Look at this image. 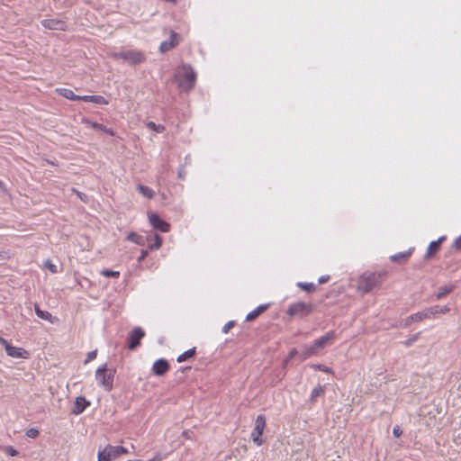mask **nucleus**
I'll use <instances>...</instances> for the list:
<instances>
[{
    "label": "nucleus",
    "mask_w": 461,
    "mask_h": 461,
    "mask_svg": "<svg viewBox=\"0 0 461 461\" xmlns=\"http://www.w3.org/2000/svg\"><path fill=\"white\" fill-rule=\"evenodd\" d=\"M147 127L151 131L161 133L165 131V127L162 124H156L154 122H149Z\"/></svg>",
    "instance_id": "7c9ffc66"
},
{
    "label": "nucleus",
    "mask_w": 461,
    "mask_h": 461,
    "mask_svg": "<svg viewBox=\"0 0 461 461\" xmlns=\"http://www.w3.org/2000/svg\"><path fill=\"white\" fill-rule=\"evenodd\" d=\"M269 307V304H261L258 306L256 309H254L252 312L248 313L246 316V321H252L255 319H257L261 313H263L267 308Z\"/></svg>",
    "instance_id": "a211bd4d"
},
{
    "label": "nucleus",
    "mask_w": 461,
    "mask_h": 461,
    "mask_svg": "<svg viewBox=\"0 0 461 461\" xmlns=\"http://www.w3.org/2000/svg\"><path fill=\"white\" fill-rule=\"evenodd\" d=\"M44 266L53 274L58 272L57 266L50 259L45 261Z\"/></svg>",
    "instance_id": "473e14b6"
},
{
    "label": "nucleus",
    "mask_w": 461,
    "mask_h": 461,
    "mask_svg": "<svg viewBox=\"0 0 461 461\" xmlns=\"http://www.w3.org/2000/svg\"><path fill=\"white\" fill-rule=\"evenodd\" d=\"M402 431L401 430L399 426H395L393 429V434L395 438H399L402 435Z\"/></svg>",
    "instance_id": "ea45409f"
},
{
    "label": "nucleus",
    "mask_w": 461,
    "mask_h": 461,
    "mask_svg": "<svg viewBox=\"0 0 461 461\" xmlns=\"http://www.w3.org/2000/svg\"><path fill=\"white\" fill-rule=\"evenodd\" d=\"M72 191H73L74 193H76V194H77V196H78L82 201H85V197H86V194H84L80 193L79 191H77L75 188H73V189H72Z\"/></svg>",
    "instance_id": "37998d69"
},
{
    "label": "nucleus",
    "mask_w": 461,
    "mask_h": 461,
    "mask_svg": "<svg viewBox=\"0 0 461 461\" xmlns=\"http://www.w3.org/2000/svg\"><path fill=\"white\" fill-rule=\"evenodd\" d=\"M194 354H195V348H193L188 349L187 351L184 352L183 354L179 355L176 358V361L178 363H182V362L185 361L186 359L193 357L194 356Z\"/></svg>",
    "instance_id": "a878e982"
},
{
    "label": "nucleus",
    "mask_w": 461,
    "mask_h": 461,
    "mask_svg": "<svg viewBox=\"0 0 461 461\" xmlns=\"http://www.w3.org/2000/svg\"><path fill=\"white\" fill-rule=\"evenodd\" d=\"M297 286H299L300 288H302L303 291H305L307 293H312L317 288V285L313 283L299 282V283H297Z\"/></svg>",
    "instance_id": "cd10ccee"
},
{
    "label": "nucleus",
    "mask_w": 461,
    "mask_h": 461,
    "mask_svg": "<svg viewBox=\"0 0 461 461\" xmlns=\"http://www.w3.org/2000/svg\"><path fill=\"white\" fill-rule=\"evenodd\" d=\"M417 338H418V334H416L413 338H411V339H410L409 340H407L406 345H407V346L411 345V344H412V342H413V341H415V340L417 339Z\"/></svg>",
    "instance_id": "a18cd8bd"
},
{
    "label": "nucleus",
    "mask_w": 461,
    "mask_h": 461,
    "mask_svg": "<svg viewBox=\"0 0 461 461\" xmlns=\"http://www.w3.org/2000/svg\"><path fill=\"white\" fill-rule=\"evenodd\" d=\"M296 353H297V351H296V349H295V348L292 349V350L290 351V353H289L288 357H287L286 361H288V360H290V359L294 358V356L296 355Z\"/></svg>",
    "instance_id": "c03bdc74"
},
{
    "label": "nucleus",
    "mask_w": 461,
    "mask_h": 461,
    "mask_svg": "<svg viewBox=\"0 0 461 461\" xmlns=\"http://www.w3.org/2000/svg\"><path fill=\"white\" fill-rule=\"evenodd\" d=\"M234 326V321H228L222 328V332L227 333Z\"/></svg>",
    "instance_id": "4c0bfd02"
},
{
    "label": "nucleus",
    "mask_w": 461,
    "mask_h": 461,
    "mask_svg": "<svg viewBox=\"0 0 461 461\" xmlns=\"http://www.w3.org/2000/svg\"><path fill=\"white\" fill-rule=\"evenodd\" d=\"M149 222L152 227L156 230H158L162 232H168L170 230V225L164 220H162L158 214L151 213L149 217Z\"/></svg>",
    "instance_id": "ddd939ff"
},
{
    "label": "nucleus",
    "mask_w": 461,
    "mask_h": 461,
    "mask_svg": "<svg viewBox=\"0 0 461 461\" xmlns=\"http://www.w3.org/2000/svg\"><path fill=\"white\" fill-rule=\"evenodd\" d=\"M180 35L173 31L170 32V37L168 41L161 42L159 50L163 53L169 51L180 42Z\"/></svg>",
    "instance_id": "f8f14e48"
},
{
    "label": "nucleus",
    "mask_w": 461,
    "mask_h": 461,
    "mask_svg": "<svg viewBox=\"0 0 461 461\" xmlns=\"http://www.w3.org/2000/svg\"><path fill=\"white\" fill-rule=\"evenodd\" d=\"M115 371L108 369L107 365L104 364L95 371V379L99 385L103 386L105 391H111L113 384V376Z\"/></svg>",
    "instance_id": "423d86ee"
},
{
    "label": "nucleus",
    "mask_w": 461,
    "mask_h": 461,
    "mask_svg": "<svg viewBox=\"0 0 461 461\" xmlns=\"http://www.w3.org/2000/svg\"><path fill=\"white\" fill-rule=\"evenodd\" d=\"M139 192L145 197L151 199L153 198L155 192L149 186L139 185H138Z\"/></svg>",
    "instance_id": "5701e85b"
},
{
    "label": "nucleus",
    "mask_w": 461,
    "mask_h": 461,
    "mask_svg": "<svg viewBox=\"0 0 461 461\" xmlns=\"http://www.w3.org/2000/svg\"><path fill=\"white\" fill-rule=\"evenodd\" d=\"M2 345L5 346V349L6 351V354L11 357L15 358H23L27 359L29 358V353L23 348L19 347H14L10 345L5 339H2Z\"/></svg>",
    "instance_id": "1a4fd4ad"
},
{
    "label": "nucleus",
    "mask_w": 461,
    "mask_h": 461,
    "mask_svg": "<svg viewBox=\"0 0 461 461\" xmlns=\"http://www.w3.org/2000/svg\"><path fill=\"white\" fill-rule=\"evenodd\" d=\"M454 247L457 249V250H461V235L456 239L455 242H454Z\"/></svg>",
    "instance_id": "a19ab883"
},
{
    "label": "nucleus",
    "mask_w": 461,
    "mask_h": 461,
    "mask_svg": "<svg viewBox=\"0 0 461 461\" xmlns=\"http://www.w3.org/2000/svg\"><path fill=\"white\" fill-rule=\"evenodd\" d=\"M161 460V457L159 456H154L152 459L149 460V461H160Z\"/></svg>",
    "instance_id": "de8ad7c7"
},
{
    "label": "nucleus",
    "mask_w": 461,
    "mask_h": 461,
    "mask_svg": "<svg viewBox=\"0 0 461 461\" xmlns=\"http://www.w3.org/2000/svg\"><path fill=\"white\" fill-rule=\"evenodd\" d=\"M387 276V271L382 270L378 272L366 271L364 272L357 281V290L367 294L374 288L382 285Z\"/></svg>",
    "instance_id": "f257e3e1"
},
{
    "label": "nucleus",
    "mask_w": 461,
    "mask_h": 461,
    "mask_svg": "<svg viewBox=\"0 0 461 461\" xmlns=\"http://www.w3.org/2000/svg\"><path fill=\"white\" fill-rule=\"evenodd\" d=\"M5 451L6 453L11 456H14L17 455V451L16 449H14L13 447L9 446V447H6L5 448Z\"/></svg>",
    "instance_id": "58836bf2"
},
{
    "label": "nucleus",
    "mask_w": 461,
    "mask_h": 461,
    "mask_svg": "<svg viewBox=\"0 0 461 461\" xmlns=\"http://www.w3.org/2000/svg\"><path fill=\"white\" fill-rule=\"evenodd\" d=\"M313 367L315 369H318L320 371H322L324 373H328V374H331L332 373V370L331 368L326 366H323V365H314Z\"/></svg>",
    "instance_id": "f704fd0d"
},
{
    "label": "nucleus",
    "mask_w": 461,
    "mask_h": 461,
    "mask_svg": "<svg viewBox=\"0 0 461 461\" xmlns=\"http://www.w3.org/2000/svg\"><path fill=\"white\" fill-rule=\"evenodd\" d=\"M127 240L136 243L138 245H144V237L137 234L136 232H130L127 236Z\"/></svg>",
    "instance_id": "393cba45"
},
{
    "label": "nucleus",
    "mask_w": 461,
    "mask_h": 461,
    "mask_svg": "<svg viewBox=\"0 0 461 461\" xmlns=\"http://www.w3.org/2000/svg\"><path fill=\"white\" fill-rule=\"evenodd\" d=\"M147 254H148V252L146 250H142L139 260L140 261L142 260L147 256Z\"/></svg>",
    "instance_id": "49530a36"
},
{
    "label": "nucleus",
    "mask_w": 461,
    "mask_h": 461,
    "mask_svg": "<svg viewBox=\"0 0 461 461\" xmlns=\"http://www.w3.org/2000/svg\"><path fill=\"white\" fill-rule=\"evenodd\" d=\"M118 457L114 446L107 445L103 449L99 448L97 461H112Z\"/></svg>",
    "instance_id": "9b49d317"
},
{
    "label": "nucleus",
    "mask_w": 461,
    "mask_h": 461,
    "mask_svg": "<svg viewBox=\"0 0 461 461\" xmlns=\"http://www.w3.org/2000/svg\"><path fill=\"white\" fill-rule=\"evenodd\" d=\"M114 448H115V450H116V452L118 454V456L128 453V450L124 447L114 446Z\"/></svg>",
    "instance_id": "e433bc0d"
},
{
    "label": "nucleus",
    "mask_w": 461,
    "mask_h": 461,
    "mask_svg": "<svg viewBox=\"0 0 461 461\" xmlns=\"http://www.w3.org/2000/svg\"><path fill=\"white\" fill-rule=\"evenodd\" d=\"M454 290V285H446L444 287H441L438 291V293L436 294V299L440 300L447 294H450Z\"/></svg>",
    "instance_id": "bb28decb"
},
{
    "label": "nucleus",
    "mask_w": 461,
    "mask_h": 461,
    "mask_svg": "<svg viewBox=\"0 0 461 461\" xmlns=\"http://www.w3.org/2000/svg\"><path fill=\"white\" fill-rule=\"evenodd\" d=\"M80 100L98 104H107L108 101L102 95H81Z\"/></svg>",
    "instance_id": "6ab92c4d"
},
{
    "label": "nucleus",
    "mask_w": 461,
    "mask_h": 461,
    "mask_svg": "<svg viewBox=\"0 0 461 461\" xmlns=\"http://www.w3.org/2000/svg\"><path fill=\"white\" fill-rule=\"evenodd\" d=\"M449 312H450V308L447 305H445V306L435 305L432 307H428L421 312H418L414 314L408 316L404 320L403 326L407 327V326L411 325V323H412V322H420L425 319H430L432 316H435L436 314H446V313H448Z\"/></svg>",
    "instance_id": "f03ea898"
},
{
    "label": "nucleus",
    "mask_w": 461,
    "mask_h": 461,
    "mask_svg": "<svg viewBox=\"0 0 461 461\" xmlns=\"http://www.w3.org/2000/svg\"><path fill=\"white\" fill-rule=\"evenodd\" d=\"M446 240V236L439 237L437 240L431 241L427 249V252L425 254V258H430L435 253H437L439 249L441 243Z\"/></svg>",
    "instance_id": "dca6fc26"
},
{
    "label": "nucleus",
    "mask_w": 461,
    "mask_h": 461,
    "mask_svg": "<svg viewBox=\"0 0 461 461\" xmlns=\"http://www.w3.org/2000/svg\"><path fill=\"white\" fill-rule=\"evenodd\" d=\"M329 280H330V276H328V275H327V276H321L319 278L318 282H319V284H325V283H327Z\"/></svg>",
    "instance_id": "79ce46f5"
},
{
    "label": "nucleus",
    "mask_w": 461,
    "mask_h": 461,
    "mask_svg": "<svg viewBox=\"0 0 461 461\" xmlns=\"http://www.w3.org/2000/svg\"><path fill=\"white\" fill-rule=\"evenodd\" d=\"M178 86L184 91L191 90L196 81V73L190 65H183L176 72Z\"/></svg>",
    "instance_id": "7ed1b4c3"
},
{
    "label": "nucleus",
    "mask_w": 461,
    "mask_h": 461,
    "mask_svg": "<svg viewBox=\"0 0 461 461\" xmlns=\"http://www.w3.org/2000/svg\"><path fill=\"white\" fill-rule=\"evenodd\" d=\"M314 305L303 302H295L291 303L287 310L286 314L290 317L304 318L312 313Z\"/></svg>",
    "instance_id": "0eeeda50"
},
{
    "label": "nucleus",
    "mask_w": 461,
    "mask_h": 461,
    "mask_svg": "<svg viewBox=\"0 0 461 461\" xmlns=\"http://www.w3.org/2000/svg\"><path fill=\"white\" fill-rule=\"evenodd\" d=\"M412 250L413 249H410L409 250L407 251H404V252H400V253H397V254H394V255H392L390 257V259L393 262H405L408 260V258L411 257V253H412Z\"/></svg>",
    "instance_id": "412c9836"
},
{
    "label": "nucleus",
    "mask_w": 461,
    "mask_h": 461,
    "mask_svg": "<svg viewBox=\"0 0 461 461\" xmlns=\"http://www.w3.org/2000/svg\"><path fill=\"white\" fill-rule=\"evenodd\" d=\"M180 178H183V174L181 172L178 173Z\"/></svg>",
    "instance_id": "09e8293b"
},
{
    "label": "nucleus",
    "mask_w": 461,
    "mask_h": 461,
    "mask_svg": "<svg viewBox=\"0 0 461 461\" xmlns=\"http://www.w3.org/2000/svg\"><path fill=\"white\" fill-rule=\"evenodd\" d=\"M113 59H122L130 66L140 64L146 60L145 54L137 50H123L111 54Z\"/></svg>",
    "instance_id": "39448f33"
},
{
    "label": "nucleus",
    "mask_w": 461,
    "mask_h": 461,
    "mask_svg": "<svg viewBox=\"0 0 461 461\" xmlns=\"http://www.w3.org/2000/svg\"><path fill=\"white\" fill-rule=\"evenodd\" d=\"M145 336V332L140 327L134 328L129 334V349L132 350L140 344V339Z\"/></svg>",
    "instance_id": "9d476101"
},
{
    "label": "nucleus",
    "mask_w": 461,
    "mask_h": 461,
    "mask_svg": "<svg viewBox=\"0 0 461 461\" xmlns=\"http://www.w3.org/2000/svg\"><path fill=\"white\" fill-rule=\"evenodd\" d=\"M169 370V364L164 358L156 360L152 366L154 375L158 376L164 375Z\"/></svg>",
    "instance_id": "4468645a"
},
{
    "label": "nucleus",
    "mask_w": 461,
    "mask_h": 461,
    "mask_svg": "<svg viewBox=\"0 0 461 461\" xmlns=\"http://www.w3.org/2000/svg\"><path fill=\"white\" fill-rule=\"evenodd\" d=\"M265 428L266 417L263 414L258 415L255 420L254 429L251 431V438L253 442L258 446H261L264 443V440L262 439L261 436L263 434Z\"/></svg>",
    "instance_id": "6e6552de"
},
{
    "label": "nucleus",
    "mask_w": 461,
    "mask_h": 461,
    "mask_svg": "<svg viewBox=\"0 0 461 461\" xmlns=\"http://www.w3.org/2000/svg\"><path fill=\"white\" fill-rule=\"evenodd\" d=\"M89 404V402H87L85 397L78 396L76 398L75 406L72 412L76 415H78L82 413Z\"/></svg>",
    "instance_id": "f3484780"
},
{
    "label": "nucleus",
    "mask_w": 461,
    "mask_h": 461,
    "mask_svg": "<svg viewBox=\"0 0 461 461\" xmlns=\"http://www.w3.org/2000/svg\"><path fill=\"white\" fill-rule=\"evenodd\" d=\"M60 95L68 100H80L81 95H77L70 89L62 88L59 90Z\"/></svg>",
    "instance_id": "b1692460"
},
{
    "label": "nucleus",
    "mask_w": 461,
    "mask_h": 461,
    "mask_svg": "<svg viewBox=\"0 0 461 461\" xmlns=\"http://www.w3.org/2000/svg\"><path fill=\"white\" fill-rule=\"evenodd\" d=\"M39 435V430L35 428H31L26 431V436L31 438H35Z\"/></svg>",
    "instance_id": "72a5a7b5"
},
{
    "label": "nucleus",
    "mask_w": 461,
    "mask_h": 461,
    "mask_svg": "<svg viewBox=\"0 0 461 461\" xmlns=\"http://www.w3.org/2000/svg\"><path fill=\"white\" fill-rule=\"evenodd\" d=\"M34 310H35V313L36 315L40 318V319H42V320H45V321H48L50 323H53L54 322V320L55 318H53V316L51 315L50 312H46V311H42L38 304H35L34 305Z\"/></svg>",
    "instance_id": "aec40b11"
},
{
    "label": "nucleus",
    "mask_w": 461,
    "mask_h": 461,
    "mask_svg": "<svg viewBox=\"0 0 461 461\" xmlns=\"http://www.w3.org/2000/svg\"><path fill=\"white\" fill-rule=\"evenodd\" d=\"M97 352L96 350H93L87 353L86 358L85 360V364L89 363L96 357Z\"/></svg>",
    "instance_id": "c9c22d12"
},
{
    "label": "nucleus",
    "mask_w": 461,
    "mask_h": 461,
    "mask_svg": "<svg viewBox=\"0 0 461 461\" xmlns=\"http://www.w3.org/2000/svg\"><path fill=\"white\" fill-rule=\"evenodd\" d=\"M41 23L44 28L49 30L64 31L66 29L65 22L59 19H44Z\"/></svg>",
    "instance_id": "2eb2a0df"
},
{
    "label": "nucleus",
    "mask_w": 461,
    "mask_h": 461,
    "mask_svg": "<svg viewBox=\"0 0 461 461\" xmlns=\"http://www.w3.org/2000/svg\"><path fill=\"white\" fill-rule=\"evenodd\" d=\"M336 339L335 331H329L320 339L313 341V343L310 346H306L303 348V358L306 359L309 357L314 356L318 354L319 350L323 348L324 347L330 345L333 343Z\"/></svg>",
    "instance_id": "20e7f679"
},
{
    "label": "nucleus",
    "mask_w": 461,
    "mask_h": 461,
    "mask_svg": "<svg viewBox=\"0 0 461 461\" xmlns=\"http://www.w3.org/2000/svg\"><path fill=\"white\" fill-rule=\"evenodd\" d=\"M101 275L106 277H115L118 278L120 276L119 271H113L109 269H103L101 271Z\"/></svg>",
    "instance_id": "2f4dec72"
},
{
    "label": "nucleus",
    "mask_w": 461,
    "mask_h": 461,
    "mask_svg": "<svg viewBox=\"0 0 461 461\" xmlns=\"http://www.w3.org/2000/svg\"><path fill=\"white\" fill-rule=\"evenodd\" d=\"M325 393V387L322 385H318L314 387L311 393L309 401L311 403H314L317 401V398L320 396H323Z\"/></svg>",
    "instance_id": "4be33fe9"
},
{
    "label": "nucleus",
    "mask_w": 461,
    "mask_h": 461,
    "mask_svg": "<svg viewBox=\"0 0 461 461\" xmlns=\"http://www.w3.org/2000/svg\"><path fill=\"white\" fill-rule=\"evenodd\" d=\"M153 240H154L153 243L150 242L149 244V249L151 250L158 249L162 246V238L158 234H154Z\"/></svg>",
    "instance_id": "c85d7f7f"
},
{
    "label": "nucleus",
    "mask_w": 461,
    "mask_h": 461,
    "mask_svg": "<svg viewBox=\"0 0 461 461\" xmlns=\"http://www.w3.org/2000/svg\"><path fill=\"white\" fill-rule=\"evenodd\" d=\"M91 126L95 129V130H99V131H104L105 133L111 135V136H113L114 133L113 131L111 130V129H108L106 128L104 125L103 124H100V123H97V122H92L91 123Z\"/></svg>",
    "instance_id": "c756f323"
}]
</instances>
